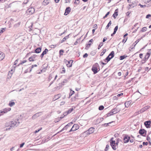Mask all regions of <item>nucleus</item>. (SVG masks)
I'll return each mask as SVG.
<instances>
[{"instance_id":"1","label":"nucleus","mask_w":151,"mask_h":151,"mask_svg":"<svg viewBox=\"0 0 151 151\" xmlns=\"http://www.w3.org/2000/svg\"><path fill=\"white\" fill-rule=\"evenodd\" d=\"M91 70L94 74L96 73L100 70L99 65L97 63H95L92 66Z\"/></svg>"},{"instance_id":"2","label":"nucleus","mask_w":151,"mask_h":151,"mask_svg":"<svg viewBox=\"0 0 151 151\" xmlns=\"http://www.w3.org/2000/svg\"><path fill=\"white\" fill-rule=\"evenodd\" d=\"M18 119L17 121H13L9 123L10 125V127L6 129V130H9L11 129V128H12L13 127H14V126H16V127L18 125L19 123V122H18Z\"/></svg>"},{"instance_id":"3","label":"nucleus","mask_w":151,"mask_h":151,"mask_svg":"<svg viewBox=\"0 0 151 151\" xmlns=\"http://www.w3.org/2000/svg\"><path fill=\"white\" fill-rule=\"evenodd\" d=\"M95 128L93 127L89 128L88 130L84 132L83 134H85L86 135H88L93 133L95 130Z\"/></svg>"},{"instance_id":"4","label":"nucleus","mask_w":151,"mask_h":151,"mask_svg":"<svg viewBox=\"0 0 151 151\" xmlns=\"http://www.w3.org/2000/svg\"><path fill=\"white\" fill-rule=\"evenodd\" d=\"M114 138H111L110 139V145L112 148L114 150H116L117 149V147L115 145V141L113 140Z\"/></svg>"},{"instance_id":"5","label":"nucleus","mask_w":151,"mask_h":151,"mask_svg":"<svg viewBox=\"0 0 151 151\" xmlns=\"http://www.w3.org/2000/svg\"><path fill=\"white\" fill-rule=\"evenodd\" d=\"M148 50L149 51L147 53L144 58L142 60V61H144V62H142V64L146 62V61L148 59L150 55V50H151V49L149 50Z\"/></svg>"},{"instance_id":"6","label":"nucleus","mask_w":151,"mask_h":151,"mask_svg":"<svg viewBox=\"0 0 151 151\" xmlns=\"http://www.w3.org/2000/svg\"><path fill=\"white\" fill-rule=\"evenodd\" d=\"M130 139V137L128 135L125 134L123 137L124 142V143H128Z\"/></svg>"},{"instance_id":"7","label":"nucleus","mask_w":151,"mask_h":151,"mask_svg":"<svg viewBox=\"0 0 151 151\" xmlns=\"http://www.w3.org/2000/svg\"><path fill=\"white\" fill-rule=\"evenodd\" d=\"M147 131L144 129H140L139 132V133L142 136L145 137Z\"/></svg>"},{"instance_id":"8","label":"nucleus","mask_w":151,"mask_h":151,"mask_svg":"<svg viewBox=\"0 0 151 151\" xmlns=\"http://www.w3.org/2000/svg\"><path fill=\"white\" fill-rule=\"evenodd\" d=\"M35 11V9L33 7H31L29 8L26 12L27 13H29V14H32Z\"/></svg>"},{"instance_id":"9","label":"nucleus","mask_w":151,"mask_h":151,"mask_svg":"<svg viewBox=\"0 0 151 151\" xmlns=\"http://www.w3.org/2000/svg\"><path fill=\"white\" fill-rule=\"evenodd\" d=\"M15 67V66H13L11 71H9L8 73V76L10 78L11 77L14 71Z\"/></svg>"},{"instance_id":"10","label":"nucleus","mask_w":151,"mask_h":151,"mask_svg":"<svg viewBox=\"0 0 151 151\" xmlns=\"http://www.w3.org/2000/svg\"><path fill=\"white\" fill-rule=\"evenodd\" d=\"M120 111V109L118 107H116L115 108L112 109L111 110V112L113 114H115Z\"/></svg>"},{"instance_id":"11","label":"nucleus","mask_w":151,"mask_h":151,"mask_svg":"<svg viewBox=\"0 0 151 151\" xmlns=\"http://www.w3.org/2000/svg\"><path fill=\"white\" fill-rule=\"evenodd\" d=\"M142 1L147 5V6H151V0H142Z\"/></svg>"},{"instance_id":"12","label":"nucleus","mask_w":151,"mask_h":151,"mask_svg":"<svg viewBox=\"0 0 151 151\" xmlns=\"http://www.w3.org/2000/svg\"><path fill=\"white\" fill-rule=\"evenodd\" d=\"M73 62V60H72L69 61H68V60H66V61H65V63H66V65L67 67H70L72 66V63Z\"/></svg>"},{"instance_id":"13","label":"nucleus","mask_w":151,"mask_h":151,"mask_svg":"<svg viewBox=\"0 0 151 151\" xmlns=\"http://www.w3.org/2000/svg\"><path fill=\"white\" fill-rule=\"evenodd\" d=\"M151 124V121L150 120L145 121L144 122V124L146 127L148 128L150 127V126Z\"/></svg>"},{"instance_id":"14","label":"nucleus","mask_w":151,"mask_h":151,"mask_svg":"<svg viewBox=\"0 0 151 151\" xmlns=\"http://www.w3.org/2000/svg\"><path fill=\"white\" fill-rule=\"evenodd\" d=\"M71 11V9L70 7H67L65 11V12L64 13V15H67Z\"/></svg>"},{"instance_id":"15","label":"nucleus","mask_w":151,"mask_h":151,"mask_svg":"<svg viewBox=\"0 0 151 151\" xmlns=\"http://www.w3.org/2000/svg\"><path fill=\"white\" fill-rule=\"evenodd\" d=\"M11 110V108H5L3 109L2 111H0V113H6L8 111H10Z\"/></svg>"},{"instance_id":"16","label":"nucleus","mask_w":151,"mask_h":151,"mask_svg":"<svg viewBox=\"0 0 151 151\" xmlns=\"http://www.w3.org/2000/svg\"><path fill=\"white\" fill-rule=\"evenodd\" d=\"M68 127H69L67 125H66L61 130H60V131L58 132L57 133H56V134H55L53 135L52 136V137H54L55 135L56 134H58V133H59L62 132L64 130H66Z\"/></svg>"},{"instance_id":"17","label":"nucleus","mask_w":151,"mask_h":151,"mask_svg":"<svg viewBox=\"0 0 151 151\" xmlns=\"http://www.w3.org/2000/svg\"><path fill=\"white\" fill-rule=\"evenodd\" d=\"M73 128V131H75L78 129L79 128V126L78 124H75L72 127Z\"/></svg>"},{"instance_id":"18","label":"nucleus","mask_w":151,"mask_h":151,"mask_svg":"<svg viewBox=\"0 0 151 151\" xmlns=\"http://www.w3.org/2000/svg\"><path fill=\"white\" fill-rule=\"evenodd\" d=\"M61 97V95L60 94H58L55 95L53 99V100L55 101L59 99Z\"/></svg>"},{"instance_id":"19","label":"nucleus","mask_w":151,"mask_h":151,"mask_svg":"<svg viewBox=\"0 0 151 151\" xmlns=\"http://www.w3.org/2000/svg\"><path fill=\"white\" fill-rule=\"evenodd\" d=\"M150 107V106H145L144 108L140 109V111L142 112V113L144 112L145 111H146L147 109H148Z\"/></svg>"},{"instance_id":"20","label":"nucleus","mask_w":151,"mask_h":151,"mask_svg":"<svg viewBox=\"0 0 151 151\" xmlns=\"http://www.w3.org/2000/svg\"><path fill=\"white\" fill-rule=\"evenodd\" d=\"M68 81V80L64 79L62 82L61 83H59V85L60 88L62 87V86L64 85L65 83H67Z\"/></svg>"},{"instance_id":"21","label":"nucleus","mask_w":151,"mask_h":151,"mask_svg":"<svg viewBox=\"0 0 151 151\" xmlns=\"http://www.w3.org/2000/svg\"><path fill=\"white\" fill-rule=\"evenodd\" d=\"M5 57L4 54L2 52L0 51V61L2 60Z\"/></svg>"},{"instance_id":"22","label":"nucleus","mask_w":151,"mask_h":151,"mask_svg":"<svg viewBox=\"0 0 151 151\" xmlns=\"http://www.w3.org/2000/svg\"><path fill=\"white\" fill-rule=\"evenodd\" d=\"M41 51V47H39L37 48L35 50V52L36 53H39Z\"/></svg>"},{"instance_id":"23","label":"nucleus","mask_w":151,"mask_h":151,"mask_svg":"<svg viewBox=\"0 0 151 151\" xmlns=\"http://www.w3.org/2000/svg\"><path fill=\"white\" fill-rule=\"evenodd\" d=\"M112 58H111L109 56H108L104 60V61L105 62H106V63H107L108 62H109L111 59Z\"/></svg>"},{"instance_id":"24","label":"nucleus","mask_w":151,"mask_h":151,"mask_svg":"<svg viewBox=\"0 0 151 151\" xmlns=\"http://www.w3.org/2000/svg\"><path fill=\"white\" fill-rule=\"evenodd\" d=\"M70 34L66 36L62 40H61L60 42L63 43V42H65L67 39L69 37V36Z\"/></svg>"},{"instance_id":"25","label":"nucleus","mask_w":151,"mask_h":151,"mask_svg":"<svg viewBox=\"0 0 151 151\" xmlns=\"http://www.w3.org/2000/svg\"><path fill=\"white\" fill-rule=\"evenodd\" d=\"M47 49L46 48L45 50L40 55V57L41 58H42L44 55L45 54L47 53Z\"/></svg>"},{"instance_id":"26","label":"nucleus","mask_w":151,"mask_h":151,"mask_svg":"<svg viewBox=\"0 0 151 151\" xmlns=\"http://www.w3.org/2000/svg\"><path fill=\"white\" fill-rule=\"evenodd\" d=\"M131 103V101H129L126 103H125L124 104L125 106L126 107H128L130 104Z\"/></svg>"},{"instance_id":"27","label":"nucleus","mask_w":151,"mask_h":151,"mask_svg":"<svg viewBox=\"0 0 151 151\" xmlns=\"http://www.w3.org/2000/svg\"><path fill=\"white\" fill-rule=\"evenodd\" d=\"M114 51H111L108 55L109 57L111 56V58H112L114 56Z\"/></svg>"},{"instance_id":"28","label":"nucleus","mask_w":151,"mask_h":151,"mask_svg":"<svg viewBox=\"0 0 151 151\" xmlns=\"http://www.w3.org/2000/svg\"><path fill=\"white\" fill-rule=\"evenodd\" d=\"M127 55H122L120 56L119 59L120 60H122L125 58H127Z\"/></svg>"},{"instance_id":"29","label":"nucleus","mask_w":151,"mask_h":151,"mask_svg":"<svg viewBox=\"0 0 151 151\" xmlns=\"http://www.w3.org/2000/svg\"><path fill=\"white\" fill-rule=\"evenodd\" d=\"M75 108V107L74 106H73L71 108H70L69 110L67 111L68 113L69 114L71 113L73 109Z\"/></svg>"},{"instance_id":"30","label":"nucleus","mask_w":151,"mask_h":151,"mask_svg":"<svg viewBox=\"0 0 151 151\" xmlns=\"http://www.w3.org/2000/svg\"><path fill=\"white\" fill-rule=\"evenodd\" d=\"M113 114L111 113V111L110 112L108 113L107 114L105 115L104 117L105 118H106L107 117L112 115Z\"/></svg>"},{"instance_id":"31","label":"nucleus","mask_w":151,"mask_h":151,"mask_svg":"<svg viewBox=\"0 0 151 151\" xmlns=\"http://www.w3.org/2000/svg\"><path fill=\"white\" fill-rule=\"evenodd\" d=\"M27 61L26 60H23L22 61H21V62L20 63H19L17 65V66H19L20 65H22L24 63L26 62Z\"/></svg>"},{"instance_id":"32","label":"nucleus","mask_w":151,"mask_h":151,"mask_svg":"<svg viewBox=\"0 0 151 151\" xmlns=\"http://www.w3.org/2000/svg\"><path fill=\"white\" fill-rule=\"evenodd\" d=\"M38 116V113L32 116V118L33 119H35V118H36Z\"/></svg>"},{"instance_id":"33","label":"nucleus","mask_w":151,"mask_h":151,"mask_svg":"<svg viewBox=\"0 0 151 151\" xmlns=\"http://www.w3.org/2000/svg\"><path fill=\"white\" fill-rule=\"evenodd\" d=\"M111 24V21H110L109 23L107 25L105 29H108L109 27V26Z\"/></svg>"},{"instance_id":"34","label":"nucleus","mask_w":151,"mask_h":151,"mask_svg":"<svg viewBox=\"0 0 151 151\" xmlns=\"http://www.w3.org/2000/svg\"><path fill=\"white\" fill-rule=\"evenodd\" d=\"M74 93H75L74 91H72L71 89H70V92L69 93V98L70 97L72 96V95Z\"/></svg>"},{"instance_id":"35","label":"nucleus","mask_w":151,"mask_h":151,"mask_svg":"<svg viewBox=\"0 0 151 151\" xmlns=\"http://www.w3.org/2000/svg\"><path fill=\"white\" fill-rule=\"evenodd\" d=\"M15 103L14 102H10L9 105L11 107H12L15 105Z\"/></svg>"},{"instance_id":"36","label":"nucleus","mask_w":151,"mask_h":151,"mask_svg":"<svg viewBox=\"0 0 151 151\" xmlns=\"http://www.w3.org/2000/svg\"><path fill=\"white\" fill-rule=\"evenodd\" d=\"M147 30V28L146 27H144L142 28L141 30V32H144L146 31Z\"/></svg>"},{"instance_id":"37","label":"nucleus","mask_w":151,"mask_h":151,"mask_svg":"<svg viewBox=\"0 0 151 151\" xmlns=\"http://www.w3.org/2000/svg\"><path fill=\"white\" fill-rule=\"evenodd\" d=\"M91 45V43H88V44H86V47L85 48V49L86 50H88L89 47H88V46L89 45V46Z\"/></svg>"},{"instance_id":"38","label":"nucleus","mask_w":151,"mask_h":151,"mask_svg":"<svg viewBox=\"0 0 151 151\" xmlns=\"http://www.w3.org/2000/svg\"><path fill=\"white\" fill-rule=\"evenodd\" d=\"M20 23H21L20 22H19L18 23H17L15 24L14 25V27L15 28H16L19 27V26L20 25Z\"/></svg>"},{"instance_id":"39","label":"nucleus","mask_w":151,"mask_h":151,"mask_svg":"<svg viewBox=\"0 0 151 151\" xmlns=\"http://www.w3.org/2000/svg\"><path fill=\"white\" fill-rule=\"evenodd\" d=\"M42 5L45 6L47 5V0H44L42 2Z\"/></svg>"},{"instance_id":"40","label":"nucleus","mask_w":151,"mask_h":151,"mask_svg":"<svg viewBox=\"0 0 151 151\" xmlns=\"http://www.w3.org/2000/svg\"><path fill=\"white\" fill-rule=\"evenodd\" d=\"M104 108V106L103 105L100 106L99 107V110H102Z\"/></svg>"},{"instance_id":"41","label":"nucleus","mask_w":151,"mask_h":151,"mask_svg":"<svg viewBox=\"0 0 151 151\" xmlns=\"http://www.w3.org/2000/svg\"><path fill=\"white\" fill-rule=\"evenodd\" d=\"M103 43L102 42H101L100 43L99 45L98 49L99 50L101 47L103 45Z\"/></svg>"},{"instance_id":"42","label":"nucleus","mask_w":151,"mask_h":151,"mask_svg":"<svg viewBox=\"0 0 151 151\" xmlns=\"http://www.w3.org/2000/svg\"><path fill=\"white\" fill-rule=\"evenodd\" d=\"M64 51L63 50H59V54L60 55H63V53Z\"/></svg>"},{"instance_id":"43","label":"nucleus","mask_w":151,"mask_h":151,"mask_svg":"<svg viewBox=\"0 0 151 151\" xmlns=\"http://www.w3.org/2000/svg\"><path fill=\"white\" fill-rule=\"evenodd\" d=\"M106 51V49H104L103 50V51L101 53V55L102 56L105 52Z\"/></svg>"},{"instance_id":"44","label":"nucleus","mask_w":151,"mask_h":151,"mask_svg":"<svg viewBox=\"0 0 151 151\" xmlns=\"http://www.w3.org/2000/svg\"><path fill=\"white\" fill-rule=\"evenodd\" d=\"M111 123V122H109L108 123L104 124H102V125L104 127H106L108 125H109V124H110Z\"/></svg>"},{"instance_id":"45","label":"nucleus","mask_w":151,"mask_h":151,"mask_svg":"<svg viewBox=\"0 0 151 151\" xmlns=\"http://www.w3.org/2000/svg\"><path fill=\"white\" fill-rule=\"evenodd\" d=\"M80 2L79 0H75L74 3L76 5L78 4Z\"/></svg>"},{"instance_id":"46","label":"nucleus","mask_w":151,"mask_h":151,"mask_svg":"<svg viewBox=\"0 0 151 151\" xmlns=\"http://www.w3.org/2000/svg\"><path fill=\"white\" fill-rule=\"evenodd\" d=\"M115 14L116 16H117L118 15V9H116L114 13Z\"/></svg>"},{"instance_id":"47","label":"nucleus","mask_w":151,"mask_h":151,"mask_svg":"<svg viewBox=\"0 0 151 151\" xmlns=\"http://www.w3.org/2000/svg\"><path fill=\"white\" fill-rule=\"evenodd\" d=\"M65 68L64 67H63L62 68V70L61 71V73H65Z\"/></svg>"},{"instance_id":"48","label":"nucleus","mask_w":151,"mask_h":151,"mask_svg":"<svg viewBox=\"0 0 151 151\" xmlns=\"http://www.w3.org/2000/svg\"><path fill=\"white\" fill-rule=\"evenodd\" d=\"M109 145H106V146L105 147V151H107V150H108V148H109Z\"/></svg>"},{"instance_id":"49","label":"nucleus","mask_w":151,"mask_h":151,"mask_svg":"<svg viewBox=\"0 0 151 151\" xmlns=\"http://www.w3.org/2000/svg\"><path fill=\"white\" fill-rule=\"evenodd\" d=\"M57 77H58L57 75H56L55 76V78H54V80H53V81H52V82L50 83V86L51 85V84H52L53 83V81H55V80L56 79V78H57Z\"/></svg>"},{"instance_id":"50","label":"nucleus","mask_w":151,"mask_h":151,"mask_svg":"<svg viewBox=\"0 0 151 151\" xmlns=\"http://www.w3.org/2000/svg\"><path fill=\"white\" fill-rule=\"evenodd\" d=\"M73 124V123L72 122H71L68 124L67 125H66L68 127H70L71 126L72 124Z\"/></svg>"},{"instance_id":"51","label":"nucleus","mask_w":151,"mask_h":151,"mask_svg":"<svg viewBox=\"0 0 151 151\" xmlns=\"http://www.w3.org/2000/svg\"><path fill=\"white\" fill-rule=\"evenodd\" d=\"M110 13V12H109L107 13L106 14L105 16L103 17L104 19H105L106 17Z\"/></svg>"},{"instance_id":"52","label":"nucleus","mask_w":151,"mask_h":151,"mask_svg":"<svg viewBox=\"0 0 151 151\" xmlns=\"http://www.w3.org/2000/svg\"><path fill=\"white\" fill-rule=\"evenodd\" d=\"M29 60L30 61H34V60L33 59V57H29Z\"/></svg>"},{"instance_id":"53","label":"nucleus","mask_w":151,"mask_h":151,"mask_svg":"<svg viewBox=\"0 0 151 151\" xmlns=\"http://www.w3.org/2000/svg\"><path fill=\"white\" fill-rule=\"evenodd\" d=\"M141 113H142V112L141 111H140V110H138L136 111L135 112V114L136 115H138V114H139Z\"/></svg>"},{"instance_id":"54","label":"nucleus","mask_w":151,"mask_h":151,"mask_svg":"<svg viewBox=\"0 0 151 151\" xmlns=\"http://www.w3.org/2000/svg\"><path fill=\"white\" fill-rule=\"evenodd\" d=\"M136 45V44L135 43H133L131 46V47H132V49L134 48V47Z\"/></svg>"},{"instance_id":"55","label":"nucleus","mask_w":151,"mask_h":151,"mask_svg":"<svg viewBox=\"0 0 151 151\" xmlns=\"http://www.w3.org/2000/svg\"><path fill=\"white\" fill-rule=\"evenodd\" d=\"M88 56V54L87 53H85L83 55V58H85L87 57Z\"/></svg>"},{"instance_id":"56","label":"nucleus","mask_w":151,"mask_h":151,"mask_svg":"<svg viewBox=\"0 0 151 151\" xmlns=\"http://www.w3.org/2000/svg\"><path fill=\"white\" fill-rule=\"evenodd\" d=\"M68 113L67 112H65L63 113V117H64L65 116H66L67 115H68Z\"/></svg>"},{"instance_id":"57","label":"nucleus","mask_w":151,"mask_h":151,"mask_svg":"<svg viewBox=\"0 0 151 151\" xmlns=\"http://www.w3.org/2000/svg\"><path fill=\"white\" fill-rule=\"evenodd\" d=\"M129 72L128 70H127V72L124 76V77L125 78L128 74Z\"/></svg>"},{"instance_id":"58","label":"nucleus","mask_w":151,"mask_h":151,"mask_svg":"<svg viewBox=\"0 0 151 151\" xmlns=\"http://www.w3.org/2000/svg\"><path fill=\"white\" fill-rule=\"evenodd\" d=\"M147 140L148 141H150V137L148 135L147 136Z\"/></svg>"},{"instance_id":"59","label":"nucleus","mask_w":151,"mask_h":151,"mask_svg":"<svg viewBox=\"0 0 151 151\" xmlns=\"http://www.w3.org/2000/svg\"><path fill=\"white\" fill-rule=\"evenodd\" d=\"M118 26H116L115 27L114 29V30L116 32L117 30H118Z\"/></svg>"},{"instance_id":"60","label":"nucleus","mask_w":151,"mask_h":151,"mask_svg":"<svg viewBox=\"0 0 151 151\" xmlns=\"http://www.w3.org/2000/svg\"><path fill=\"white\" fill-rule=\"evenodd\" d=\"M148 142H143V145H148Z\"/></svg>"},{"instance_id":"61","label":"nucleus","mask_w":151,"mask_h":151,"mask_svg":"<svg viewBox=\"0 0 151 151\" xmlns=\"http://www.w3.org/2000/svg\"><path fill=\"white\" fill-rule=\"evenodd\" d=\"M150 17H151V15L150 14H148L147 15L146 17V18H149Z\"/></svg>"},{"instance_id":"62","label":"nucleus","mask_w":151,"mask_h":151,"mask_svg":"<svg viewBox=\"0 0 151 151\" xmlns=\"http://www.w3.org/2000/svg\"><path fill=\"white\" fill-rule=\"evenodd\" d=\"M24 145V142H23V143H22V144H21L20 145V148L22 147Z\"/></svg>"},{"instance_id":"63","label":"nucleus","mask_w":151,"mask_h":151,"mask_svg":"<svg viewBox=\"0 0 151 151\" xmlns=\"http://www.w3.org/2000/svg\"><path fill=\"white\" fill-rule=\"evenodd\" d=\"M127 39H125V38L123 39L122 40V42H123L124 43H125L127 41Z\"/></svg>"},{"instance_id":"64","label":"nucleus","mask_w":151,"mask_h":151,"mask_svg":"<svg viewBox=\"0 0 151 151\" xmlns=\"http://www.w3.org/2000/svg\"><path fill=\"white\" fill-rule=\"evenodd\" d=\"M40 129H38V130H35V131L34 132V133H37L40 130Z\"/></svg>"}]
</instances>
